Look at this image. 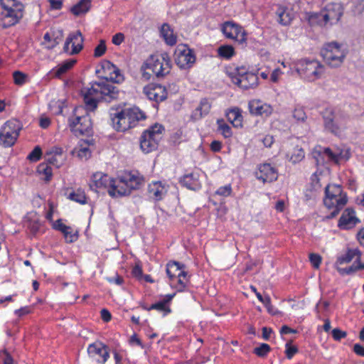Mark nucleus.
<instances>
[{
  "label": "nucleus",
  "mask_w": 364,
  "mask_h": 364,
  "mask_svg": "<svg viewBox=\"0 0 364 364\" xmlns=\"http://www.w3.org/2000/svg\"><path fill=\"white\" fill-rule=\"evenodd\" d=\"M230 193H231L230 186H225L220 187L216 191V194L223 196H228L230 195Z\"/></svg>",
  "instance_id": "58"
},
{
  "label": "nucleus",
  "mask_w": 364,
  "mask_h": 364,
  "mask_svg": "<svg viewBox=\"0 0 364 364\" xmlns=\"http://www.w3.org/2000/svg\"><path fill=\"white\" fill-rule=\"evenodd\" d=\"M132 274L138 279H140L142 277V269L139 264H136L134 267L132 269Z\"/></svg>",
  "instance_id": "63"
},
{
  "label": "nucleus",
  "mask_w": 364,
  "mask_h": 364,
  "mask_svg": "<svg viewBox=\"0 0 364 364\" xmlns=\"http://www.w3.org/2000/svg\"><path fill=\"white\" fill-rule=\"evenodd\" d=\"M323 153L327 155L331 160L338 161V156L333 154L330 148H325L323 149Z\"/></svg>",
  "instance_id": "62"
},
{
  "label": "nucleus",
  "mask_w": 364,
  "mask_h": 364,
  "mask_svg": "<svg viewBox=\"0 0 364 364\" xmlns=\"http://www.w3.org/2000/svg\"><path fill=\"white\" fill-rule=\"evenodd\" d=\"M232 39H235L240 44H243L245 43L246 33L241 26L240 27V31H237V34L235 35V37Z\"/></svg>",
  "instance_id": "52"
},
{
  "label": "nucleus",
  "mask_w": 364,
  "mask_h": 364,
  "mask_svg": "<svg viewBox=\"0 0 364 364\" xmlns=\"http://www.w3.org/2000/svg\"><path fill=\"white\" fill-rule=\"evenodd\" d=\"M124 109V114L126 116H128V119H129L131 122L132 127H135L139 121L144 119L146 118L145 114L136 107Z\"/></svg>",
  "instance_id": "26"
},
{
  "label": "nucleus",
  "mask_w": 364,
  "mask_h": 364,
  "mask_svg": "<svg viewBox=\"0 0 364 364\" xmlns=\"http://www.w3.org/2000/svg\"><path fill=\"white\" fill-rule=\"evenodd\" d=\"M278 16V22L282 26H288L290 24L293 19L292 13L284 7H279L276 12Z\"/></svg>",
  "instance_id": "28"
},
{
  "label": "nucleus",
  "mask_w": 364,
  "mask_h": 364,
  "mask_svg": "<svg viewBox=\"0 0 364 364\" xmlns=\"http://www.w3.org/2000/svg\"><path fill=\"white\" fill-rule=\"evenodd\" d=\"M63 149L60 147H53L48 152L46 153V155H53L63 159L62 156Z\"/></svg>",
  "instance_id": "60"
},
{
  "label": "nucleus",
  "mask_w": 364,
  "mask_h": 364,
  "mask_svg": "<svg viewBox=\"0 0 364 364\" xmlns=\"http://www.w3.org/2000/svg\"><path fill=\"white\" fill-rule=\"evenodd\" d=\"M304 158V151L301 148L296 146L291 154L290 161L293 163H297L301 161Z\"/></svg>",
  "instance_id": "41"
},
{
  "label": "nucleus",
  "mask_w": 364,
  "mask_h": 364,
  "mask_svg": "<svg viewBox=\"0 0 364 364\" xmlns=\"http://www.w3.org/2000/svg\"><path fill=\"white\" fill-rule=\"evenodd\" d=\"M341 45L331 42L325 45L321 53L325 63L331 68H338L343 63L346 53L341 48Z\"/></svg>",
  "instance_id": "7"
},
{
  "label": "nucleus",
  "mask_w": 364,
  "mask_h": 364,
  "mask_svg": "<svg viewBox=\"0 0 364 364\" xmlns=\"http://www.w3.org/2000/svg\"><path fill=\"white\" fill-rule=\"evenodd\" d=\"M125 109L110 114L113 128L117 132H125L132 128L128 116L125 114Z\"/></svg>",
  "instance_id": "20"
},
{
  "label": "nucleus",
  "mask_w": 364,
  "mask_h": 364,
  "mask_svg": "<svg viewBox=\"0 0 364 364\" xmlns=\"http://www.w3.org/2000/svg\"><path fill=\"white\" fill-rule=\"evenodd\" d=\"M196 57L189 48L185 45L178 46L175 52V62L180 68H188L193 65Z\"/></svg>",
  "instance_id": "13"
},
{
  "label": "nucleus",
  "mask_w": 364,
  "mask_h": 364,
  "mask_svg": "<svg viewBox=\"0 0 364 364\" xmlns=\"http://www.w3.org/2000/svg\"><path fill=\"white\" fill-rule=\"evenodd\" d=\"M250 112L255 115H266L268 116L272 113V107L267 104H262L259 100L251 101L249 103Z\"/></svg>",
  "instance_id": "24"
},
{
  "label": "nucleus",
  "mask_w": 364,
  "mask_h": 364,
  "mask_svg": "<svg viewBox=\"0 0 364 364\" xmlns=\"http://www.w3.org/2000/svg\"><path fill=\"white\" fill-rule=\"evenodd\" d=\"M102 68L109 72L110 77L90 83L91 87L83 95L85 112L95 111L100 102H110L119 97L120 91L112 82L120 83L124 80L120 70L109 61H106L102 65Z\"/></svg>",
  "instance_id": "1"
},
{
  "label": "nucleus",
  "mask_w": 364,
  "mask_h": 364,
  "mask_svg": "<svg viewBox=\"0 0 364 364\" xmlns=\"http://www.w3.org/2000/svg\"><path fill=\"white\" fill-rule=\"evenodd\" d=\"M14 83L18 85H22L26 82L27 75L21 71H15L13 73Z\"/></svg>",
  "instance_id": "46"
},
{
  "label": "nucleus",
  "mask_w": 364,
  "mask_h": 364,
  "mask_svg": "<svg viewBox=\"0 0 364 364\" xmlns=\"http://www.w3.org/2000/svg\"><path fill=\"white\" fill-rule=\"evenodd\" d=\"M293 117L297 121V122H304L306 119V114L304 112V110L301 107H296L294 109L293 112Z\"/></svg>",
  "instance_id": "47"
},
{
  "label": "nucleus",
  "mask_w": 364,
  "mask_h": 364,
  "mask_svg": "<svg viewBox=\"0 0 364 364\" xmlns=\"http://www.w3.org/2000/svg\"><path fill=\"white\" fill-rule=\"evenodd\" d=\"M145 65L157 77L168 74L171 68V60L166 53L151 55Z\"/></svg>",
  "instance_id": "9"
},
{
  "label": "nucleus",
  "mask_w": 364,
  "mask_h": 364,
  "mask_svg": "<svg viewBox=\"0 0 364 364\" xmlns=\"http://www.w3.org/2000/svg\"><path fill=\"white\" fill-rule=\"evenodd\" d=\"M106 49H107V48H106L105 41L101 39L100 41V43L98 44V46L95 48V50H94L95 57L99 58V57L102 56L105 54Z\"/></svg>",
  "instance_id": "48"
},
{
  "label": "nucleus",
  "mask_w": 364,
  "mask_h": 364,
  "mask_svg": "<svg viewBox=\"0 0 364 364\" xmlns=\"http://www.w3.org/2000/svg\"><path fill=\"white\" fill-rule=\"evenodd\" d=\"M26 226L30 230V232L35 235L40 230L41 223L36 219L29 218L26 221Z\"/></svg>",
  "instance_id": "39"
},
{
  "label": "nucleus",
  "mask_w": 364,
  "mask_h": 364,
  "mask_svg": "<svg viewBox=\"0 0 364 364\" xmlns=\"http://www.w3.org/2000/svg\"><path fill=\"white\" fill-rule=\"evenodd\" d=\"M255 176L264 183H272L277 179L278 172L277 168L270 164L264 163L258 166Z\"/></svg>",
  "instance_id": "18"
},
{
  "label": "nucleus",
  "mask_w": 364,
  "mask_h": 364,
  "mask_svg": "<svg viewBox=\"0 0 364 364\" xmlns=\"http://www.w3.org/2000/svg\"><path fill=\"white\" fill-rule=\"evenodd\" d=\"M218 55L225 59H230L235 55V50L232 46H221L218 49Z\"/></svg>",
  "instance_id": "37"
},
{
  "label": "nucleus",
  "mask_w": 364,
  "mask_h": 364,
  "mask_svg": "<svg viewBox=\"0 0 364 364\" xmlns=\"http://www.w3.org/2000/svg\"><path fill=\"white\" fill-rule=\"evenodd\" d=\"M148 311L156 309L160 311H168L170 312L169 308L166 306V304L163 301L153 304L149 308L146 309Z\"/></svg>",
  "instance_id": "51"
},
{
  "label": "nucleus",
  "mask_w": 364,
  "mask_h": 364,
  "mask_svg": "<svg viewBox=\"0 0 364 364\" xmlns=\"http://www.w3.org/2000/svg\"><path fill=\"white\" fill-rule=\"evenodd\" d=\"M164 131V127L158 123L145 130L140 138L141 150L145 153H149L156 149Z\"/></svg>",
  "instance_id": "5"
},
{
  "label": "nucleus",
  "mask_w": 364,
  "mask_h": 364,
  "mask_svg": "<svg viewBox=\"0 0 364 364\" xmlns=\"http://www.w3.org/2000/svg\"><path fill=\"white\" fill-rule=\"evenodd\" d=\"M2 8L1 21L3 28L16 24L23 16L24 6L18 0H0Z\"/></svg>",
  "instance_id": "3"
},
{
  "label": "nucleus",
  "mask_w": 364,
  "mask_h": 364,
  "mask_svg": "<svg viewBox=\"0 0 364 364\" xmlns=\"http://www.w3.org/2000/svg\"><path fill=\"white\" fill-rule=\"evenodd\" d=\"M225 73L231 81L242 90L255 89L259 84L257 74L248 72L245 67H229Z\"/></svg>",
  "instance_id": "4"
},
{
  "label": "nucleus",
  "mask_w": 364,
  "mask_h": 364,
  "mask_svg": "<svg viewBox=\"0 0 364 364\" xmlns=\"http://www.w3.org/2000/svg\"><path fill=\"white\" fill-rule=\"evenodd\" d=\"M359 222L360 220L355 216V213L353 208H347L340 218L338 226L341 229L348 230L353 228Z\"/></svg>",
  "instance_id": "21"
},
{
  "label": "nucleus",
  "mask_w": 364,
  "mask_h": 364,
  "mask_svg": "<svg viewBox=\"0 0 364 364\" xmlns=\"http://www.w3.org/2000/svg\"><path fill=\"white\" fill-rule=\"evenodd\" d=\"M37 171L45 176L44 181L48 182L51 180L53 172L52 168L47 164L42 163L38 166Z\"/></svg>",
  "instance_id": "38"
},
{
  "label": "nucleus",
  "mask_w": 364,
  "mask_h": 364,
  "mask_svg": "<svg viewBox=\"0 0 364 364\" xmlns=\"http://www.w3.org/2000/svg\"><path fill=\"white\" fill-rule=\"evenodd\" d=\"M124 41V35L122 33H117L112 36V42L116 46H119Z\"/></svg>",
  "instance_id": "59"
},
{
  "label": "nucleus",
  "mask_w": 364,
  "mask_h": 364,
  "mask_svg": "<svg viewBox=\"0 0 364 364\" xmlns=\"http://www.w3.org/2000/svg\"><path fill=\"white\" fill-rule=\"evenodd\" d=\"M270 350L271 348L268 344L262 343L259 347L254 349V353L259 357H264L270 351Z\"/></svg>",
  "instance_id": "44"
},
{
  "label": "nucleus",
  "mask_w": 364,
  "mask_h": 364,
  "mask_svg": "<svg viewBox=\"0 0 364 364\" xmlns=\"http://www.w3.org/2000/svg\"><path fill=\"white\" fill-rule=\"evenodd\" d=\"M91 6V0H80L73 6L70 11L75 16H80L87 13Z\"/></svg>",
  "instance_id": "31"
},
{
  "label": "nucleus",
  "mask_w": 364,
  "mask_h": 364,
  "mask_svg": "<svg viewBox=\"0 0 364 364\" xmlns=\"http://www.w3.org/2000/svg\"><path fill=\"white\" fill-rule=\"evenodd\" d=\"M87 353L91 358L100 363H105L109 356L108 348L101 342L89 345Z\"/></svg>",
  "instance_id": "17"
},
{
  "label": "nucleus",
  "mask_w": 364,
  "mask_h": 364,
  "mask_svg": "<svg viewBox=\"0 0 364 364\" xmlns=\"http://www.w3.org/2000/svg\"><path fill=\"white\" fill-rule=\"evenodd\" d=\"M64 235L65 238L66 239L67 242H73V241L76 240L77 238V235L76 234L72 233V229L71 230H65L64 232H62Z\"/></svg>",
  "instance_id": "57"
},
{
  "label": "nucleus",
  "mask_w": 364,
  "mask_h": 364,
  "mask_svg": "<svg viewBox=\"0 0 364 364\" xmlns=\"http://www.w3.org/2000/svg\"><path fill=\"white\" fill-rule=\"evenodd\" d=\"M83 41L84 38L80 31L70 33L63 46L64 52L70 55L79 53L83 48Z\"/></svg>",
  "instance_id": "16"
},
{
  "label": "nucleus",
  "mask_w": 364,
  "mask_h": 364,
  "mask_svg": "<svg viewBox=\"0 0 364 364\" xmlns=\"http://www.w3.org/2000/svg\"><path fill=\"white\" fill-rule=\"evenodd\" d=\"M218 123L219 124L218 129L221 132V134L224 136L225 138H228L231 136L232 132L230 127L224 123L223 120H218Z\"/></svg>",
  "instance_id": "42"
},
{
  "label": "nucleus",
  "mask_w": 364,
  "mask_h": 364,
  "mask_svg": "<svg viewBox=\"0 0 364 364\" xmlns=\"http://www.w3.org/2000/svg\"><path fill=\"white\" fill-rule=\"evenodd\" d=\"M331 333L333 339L336 341H340L341 338H346L347 336V333L346 331H341L339 328H334Z\"/></svg>",
  "instance_id": "55"
},
{
  "label": "nucleus",
  "mask_w": 364,
  "mask_h": 364,
  "mask_svg": "<svg viewBox=\"0 0 364 364\" xmlns=\"http://www.w3.org/2000/svg\"><path fill=\"white\" fill-rule=\"evenodd\" d=\"M0 356L4 364H13L14 360L9 353L6 350H4L0 353Z\"/></svg>",
  "instance_id": "56"
},
{
  "label": "nucleus",
  "mask_w": 364,
  "mask_h": 364,
  "mask_svg": "<svg viewBox=\"0 0 364 364\" xmlns=\"http://www.w3.org/2000/svg\"><path fill=\"white\" fill-rule=\"evenodd\" d=\"M166 188L162 185L161 181H155L149 185V196L155 201L161 200L166 194Z\"/></svg>",
  "instance_id": "22"
},
{
  "label": "nucleus",
  "mask_w": 364,
  "mask_h": 364,
  "mask_svg": "<svg viewBox=\"0 0 364 364\" xmlns=\"http://www.w3.org/2000/svg\"><path fill=\"white\" fill-rule=\"evenodd\" d=\"M42 155V151L39 146H36L33 151L28 155L27 159L33 162L38 161Z\"/></svg>",
  "instance_id": "45"
},
{
  "label": "nucleus",
  "mask_w": 364,
  "mask_h": 364,
  "mask_svg": "<svg viewBox=\"0 0 364 364\" xmlns=\"http://www.w3.org/2000/svg\"><path fill=\"white\" fill-rule=\"evenodd\" d=\"M119 184L117 181L110 178L107 174L102 173H96L92 177V182L90 183V188L92 190H96L100 188H108V193L112 197L117 196V188Z\"/></svg>",
  "instance_id": "11"
},
{
  "label": "nucleus",
  "mask_w": 364,
  "mask_h": 364,
  "mask_svg": "<svg viewBox=\"0 0 364 364\" xmlns=\"http://www.w3.org/2000/svg\"><path fill=\"white\" fill-rule=\"evenodd\" d=\"M75 153L81 160H87L91 156V151L87 146L80 145L78 147L75 148L72 154H75Z\"/></svg>",
  "instance_id": "35"
},
{
  "label": "nucleus",
  "mask_w": 364,
  "mask_h": 364,
  "mask_svg": "<svg viewBox=\"0 0 364 364\" xmlns=\"http://www.w3.org/2000/svg\"><path fill=\"white\" fill-rule=\"evenodd\" d=\"M161 34L168 45L173 46L176 43V36L168 24L164 23L161 26Z\"/></svg>",
  "instance_id": "29"
},
{
  "label": "nucleus",
  "mask_w": 364,
  "mask_h": 364,
  "mask_svg": "<svg viewBox=\"0 0 364 364\" xmlns=\"http://www.w3.org/2000/svg\"><path fill=\"white\" fill-rule=\"evenodd\" d=\"M68 198L80 204H85L87 203V197L85 191L81 188H78L75 191L70 193L68 196Z\"/></svg>",
  "instance_id": "34"
},
{
  "label": "nucleus",
  "mask_w": 364,
  "mask_h": 364,
  "mask_svg": "<svg viewBox=\"0 0 364 364\" xmlns=\"http://www.w3.org/2000/svg\"><path fill=\"white\" fill-rule=\"evenodd\" d=\"M80 111H84L82 107L73 110L74 116L69 117L68 124L70 130L75 135H90L92 132V121L88 114L77 115Z\"/></svg>",
  "instance_id": "6"
},
{
  "label": "nucleus",
  "mask_w": 364,
  "mask_h": 364,
  "mask_svg": "<svg viewBox=\"0 0 364 364\" xmlns=\"http://www.w3.org/2000/svg\"><path fill=\"white\" fill-rule=\"evenodd\" d=\"M228 119L235 125L239 126L241 124L242 116L239 109L235 108L231 109L228 114Z\"/></svg>",
  "instance_id": "36"
},
{
  "label": "nucleus",
  "mask_w": 364,
  "mask_h": 364,
  "mask_svg": "<svg viewBox=\"0 0 364 364\" xmlns=\"http://www.w3.org/2000/svg\"><path fill=\"white\" fill-rule=\"evenodd\" d=\"M353 351L358 355L364 357V346L356 343L353 346Z\"/></svg>",
  "instance_id": "64"
},
{
  "label": "nucleus",
  "mask_w": 364,
  "mask_h": 364,
  "mask_svg": "<svg viewBox=\"0 0 364 364\" xmlns=\"http://www.w3.org/2000/svg\"><path fill=\"white\" fill-rule=\"evenodd\" d=\"M179 182L183 186L192 191H198L201 188L198 173L186 174L180 179Z\"/></svg>",
  "instance_id": "23"
},
{
  "label": "nucleus",
  "mask_w": 364,
  "mask_h": 364,
  "mask_svg": "<svg viewBox=\"0 0 364 364\" xmlns=\"http://www.w3.org/2000/svg\"><path fill=\"white\" fill-rule=\"evenodd\" d=\"M143 181L141 177L127 174L119 178L117 184H119L117 188V196H128L132 190L139 188Z\"/></svg>",
  "instance_id": "12"
},
{
  "label": "nucleus",
  "mask_w": 364,
  "mask_h": 364,
  "mask_svg": "<svg viewBox=\"0 0 364 364\" xmlns=\"http://www.w3.org/2000/svg\"><path fill=\"white\" fill-rule=\"evenodd\" d=\"M309 260L313 267L318 269L321 262V257L318 254L311 253L309 255Z\"/></svg>",
  "instance_id": "53"
},
{
  "label": "nucleus",
  "mask_w": 364,
  "mask_h": 364,
  "mask_svg": "<svg viewBox=\"0 0 364 364\" xmlns=\"http://www.w3.org/2000/svg\"><path fill=\"white\" fill-rule=\"evenodd\" d=\"M54 228L60 230V232H64L65 230H71L70 226H67L61 222V220H58L54 225Z\"/></svg>",
  "instance_id": "61"
},
{
  "label": "nucleus",
  "mask_w": 364,
  "mask_h": 364,
  "mask_svg": "<svg viewBox=\"0 0 364 364\" xmlns=\"http://www.w3.org/2000/svg\"><path fill=\"white\" fill-rule=\"evenodd\" d=\"M297 73L308 81L319 78L324 71V67L316 60H301L296 64Z\"/></svg>",
  "instance_id": "8"
},
{
  "label": "nucleus",
  "mask_w": 364,
  "mask_h": 364,
  "mask_svg": "<svg viewBox=\"0 0 364 364\" xmlns=\"http://www.w3.org/2000/svg\"><path fill=\"white\" fill-rule=\"evenodd\" d=\"M46 161L49 164L55 166L57 168H59L63 164V159H60L57 156L53 155H47Z\"/></svg>",
  "instance_id": "49"
},
{
  "label": "nucleus",
  "mask_w": 364,
  "mask_h": 364,
  "mask_svg": "<svg viewBox=\"0 0 364 364\" xmlns=\"http://www.w3.org/2000/svg\"><path fill=\"white\" fill-rule=\"evenodd\" d=\"M337 269L341 274H352L358 271V267L355 261L354 263L350 267L346 268L338 267Z\"/></svg>",
  "instance_id": "50"
},
{
  "label": "nucleus",
  "mask_w": 364,
  "mask_h": 364,
  "mask_svg": "<svg viewBox=\"0 0 364 364\" xmlns=\"http://www.w3.org/2000/svg\"><path fill=\"white\" fill-rule=\"evenodd\" d=\"M326 197L323 199L325 206L333 210L327 216V218H335L347 203L346 194H342V188L339 185H328L325 188Z\"/></svg>",
  "instance_id": "2"
},
{
  "label": "nucleus",
  "mask_w": 364,
  "mask_h": 364,
  "mask_svg": "<svg viewBox=\"0 0 364 364\" xmlns=\"http://www.w3.org/2000/svg\"><path fill=\"white\" fill-rule=\"evenodd\" d=\"M355 257V260L358 261L360 259V252L358 250H349L343 256L338 258V262L340 264L348 263Z\"/></svg>",
  "instance_id": "33"
},
{
  "label": "nucleus",
  "mask_w": 364,
  "mask_h": 364,
  "mask_svg": "<svg viewBox=\"0 0 364 364\" xmlns=\"http://www.w3.org/2000/svg\"><path fill=\"white\" fill-rule=\"evenodd\" d=\"M76 60L69 59L60 64L56 70H53V75L56 77H60L68 72L75 63Z\"/></svg>",
  "instance_id": "32"
},
{
  "label": "nucleus",
  "mask_w": 364,
  "mask_h": 364,
  "mask_svg": "<svg viewBox=\"0 0 364 364\" xmlns=\"http://www.w3.org/2000/svg\"><path fill=\"white\" fill-rule=\"evenodd\" d=\"M21 128L19 121L16 119L7 121L0 130V143L5 147L13 146Z\"/></svg>",
  "instance_id": "10"
},
{
  "label": "nucleus",
  "mask_w": 364,
  "mask_h": 364,
  "mask_svg": "<svg viewBox=\"0 0 364 364\" xmlns=\"http://www.w3.org/2000/svg\"><path fill=\"white\" fill-rule=\"evenodd\" d=\"M211 109V104L207 98H203L199 105L194 109L191 114V118L196 121L207 115Z\"/></svg>",
  "instance_id": "25"
},
{
  "label": "nucleus",
  "mask_w": 364,
  "mask_h": 364,
  "mask_svg": "<svg viewBox=\"0 0 364 364\" xmlns=\"http://www.w3.org/2000/svg\"><path fill=\"white\" fill-rule=\"evenodd\" d=\"M240 27L232 21H226L223 24L222 31L227 38L232 39L237 34V31H240Z\"/></svg>",
  "instance_id": "30"
},
{
  "label": "nucleus",
  "mask_w": 364,
  "mask_h": 364,
  "mask_svg": "<svg viewBox=\"0 0 364 364\" xmlns=\"http://www.w3.org/2000/svg\"><path fill=\"white\" fill-rule=\"evenodd\" d=\"M184 268V264H181L179 262L175 261L170 262L166 265V274L170 279H173L178 275L183 274V271H185Z\"/></svg>",
  "instance_id": "27"
},
{
  "label": "nucleus",
  "mask_w": 364,
  "mask_h": 364,
  "mask_svg": "<svg viewBox=\"0 0 364 364\" xmlns=\"http://www.w3.org/2000/svg\"><path fill=\"white\" fill-rule=\"evenodd\" d=\"M319 14H321V12L311 14L309 18V23L311 24L318 23L321 26H325L326 23H324L322 18L321 16H316Z\"/></svg>",
  "instance_id": "54"
},
{
  "label": "nucleus",
  "mask_w": 364,
  "mask_h": 364,
  "mask_svg": "<svg viewBox=\"0 0 364 364\" xmlns=\"http://www.w3.org/2000/svg\"><path fill=\"white\" fill-rule=\"evenodd\" d=\"M176 278L178 279V289L179 291H182L188 282V272L183 271V274L178 275Z\"/></svg>",
  "instance_id": "40"
},
{
  "label": "nucleus",
  "mask_w": 364,
  "mask_h": 364,
  "mask_svg": "<svg viewBox=\"0 0 364 364\" xmlns=\"http://www.w3.org/2000/svg\"><path fill=\"white\" fill-rule=\"evenodd\" d=\"M144 94L151 100L162 102L167 98L168 92L165 87L159 84H149L144 87Z\"/></svg>",
  "instance_id": "19"
},
{
  "label": "nucleus",
  "mask_w": 364,
  "mask_h": 364,
  "mask_svg": "<svg viewBox=\"0 0 364 364\" xmlns=\"http://www.w3.org/2000/svg\"><path fill=\"white\" fill-rule=\"evenodd\" d=\"M291 341H288L285 345V354L288 359H291L293 356L298 353V348L291 345Z\"/></svg>",
  "instance_id": "43"
},
{
  "label": "nucleus",
  "mask_w": 364,
  "mask_h": 364,
  "mask_svg": "<svg viewBox=\"0 0 364 364\" xmlns=\"http://www.w3.org/2000/svg\"><path fill=\"white\" fill-rule=\"evenodd\" d=\"M343 14V9L338 3H331L326 5L325 10L321 11V14L316 16H321L324 23H330L334 24L338 22Z\"/></svg>",
  "instance_id": "14"
},
{
  "label": "nucleus",
  "mask_w": 364,
  "mask_h": 364,
  "mask_svg": "<svg viewBox=\"0 0 364 364\" xmlns=\"http://www.w3.org/2000/svg\"><path fill=\"white\" fill-rule=\"evenodd\" d=\"M324 128L326 131L338 135L341 133L342 124L337 113L333 109L327 108L323 112Z\"/></svg>",
  "instance_id": "15"
}]
</instances>
